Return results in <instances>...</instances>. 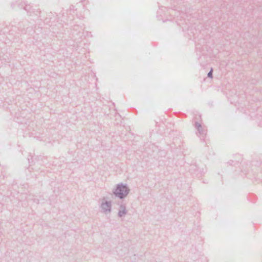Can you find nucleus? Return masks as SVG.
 I'll use <instances>...</instances> for the list:
<instances>
[{
  "mask_svg": "<svg viewBox=\"0 0 262 262\" xmlns=\"http://www.w3.org/2000/svg\"><path fill=\"white\" fill-rule=\"evenodd\" d=\"M125 213V210H124V209H123L122 211H120V212H119V216H121Z\"/></svg>",
  "mask_w": 262,
  "mask_h": 262,
  "instance_id": "obj_2",
  "label": "nucleus"
},
{
  "mask_svg": "<svg viewBox=\"0 0 262 262\" xmlns=\"http://www.w3.org/2000/svg\"><path fill=\"white\" fill-rule=\"evenodd\" d=\"M212 71L211 70V71H210L209 72V73L208 74V75L209 77H212Z\"/></svg>",
  "mask_w": 262,
  "mask_h": 262,
  "instance_id": "obj_3",
  "label": "nucleus"
},
{
  "mask_svg": "<svg viewBox=\"0 0 262 262\" xmlns=\"http://www.w3.org/2000/svg\"><path fill=\"white\" fill-rule=\"evenodd\" d=\"M128 190L125 186L118 185L115 190V194L120 198H122L128 193Z\"/></svg>",
  "mask_w": 262,
  "mask_h": 262,
  "instance_id": "obj_1",
  "label": "nucleus"
}]
</instances>
